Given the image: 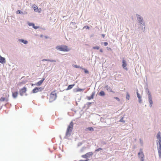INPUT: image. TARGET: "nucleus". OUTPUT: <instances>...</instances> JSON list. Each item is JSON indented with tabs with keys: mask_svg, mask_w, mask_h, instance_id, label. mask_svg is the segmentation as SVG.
<instances>
[{
	"mask_svg": "<svg viewBox=\"0 0 161 161\" xmlns=\"http://www.w3.org/2000/svg\"><path fill=\"white\" fill-rule=\"evenodd\" d=\"M161 132L159 131L157 135V138L158 140V146L157 149L158 152V155L160 158H161Z\"/></svg>",
	"mask_w": 161,
	"mask_h": 161,
	"instance_id": "obj_1",
	"label": "nucleus"
},
{
	"mask_svg": "<svg viewBox=\"0 0 161 161\" xmlns=\"http://www.w3.org/2000/svg\"><path fill=\"white\" fill-rule=\"evenodd\" d=\"M74 126V123L71 122L68 125L66 131V135L69 136L70 135L72 130Z\"/></svg>",
	"mask_w": 161,
	"mask_h": 161,
	"instance_id": "obj_2",
	"label": "nucleus"
},
{
	"mask_svg": "<svg viewBox=\"0 0 161 161\" xmlns=\"http://www.w3.org/2000/svg\"><path fill=\"white\" fill-rule=\"evenodd\" d=\"M56 49L58 50L64 51L68 52L69 50V49L68 48V47L66 46H58L56 47Z\"/></svg>",
	"mask_w": 161,
	"mask_h": 161,
	"instance_id": "obj_3",
	"label": "nucleus"
},
{
	"mask_svg": "<svg viewBox=\"0 0 161 161\" xmlns=\"http://www.w3.org/2000/svg\"><path fill=\"white\" fill-rule=\"evenodd\" d=\"M57 97L56 91L54 90L51 92L50 94L49 98V101L50 102H52L55 100Z\"/></svg>",
	"mask_w": 161,
	"mask_h": 161,
	"instance_id": "obj_4",
	"label": "nucleus"
},
{
	"mask_svg": "<svg viewBox=\"0 0 161 161\" xmlns=\"http://www.w3.org/2000/svg\"><path fill=\"white\" fill-rule=\"evenodd\" d=\"M43 88L42 87H35L32 91V92L33 93H37L39 92H41Z\"/></svg>",
	"mask_w": 161,
	"mask_h": 161,
	"instance_id": "obj_5",
	"label": "nucleus"
},
{
	"mask_svg": "<svg viewBox=\"0 0 161 161\" xmlns=\"http://www.w3.org/2000/svg\"><path fill=\"white\" fill-rule=\"evenodd\" d=\"M27 91V88L26 87L24 86L19 91L20 95L21 96H23L24 93H26Z\"/></svg>",
	"mask_w": 161,
	"mask_h": 161,
	"instance_id": "obj_6",
	"label": "nucleus"
},
{
	"mask_svg": "<svg viewBox=\"0 0 161 161\" xmlns=\"http://www.w3.org/2000/svg\"><path fill=\"white\" fill-rule=\"evenodd\" d=\"M138 155L139 157H141V161H144V155L143 152L142 151L138 153Z\"/></svg>",
	"mask_w": 161,
	"mask_h": 161,
	"instance_id": "obj_7",
	"label": "nucleus"
},
{
	"mask_svg": "<svg viewBox=\"0 0 161 161\" xmlns=\"http://www.w3.org/2000/svg\"><path fill=\"white\" fill-rule=\"evenodd\" d=\"M9 96V95L8 94L7 97H1L0 98V101L1 102H4V101H8V97Z\"/></svg>",
	"mask_w": 161,
	"mask_h": 161,
	"instance_id": "obj_8",
	"label": "nucleus"
},
{
	"mask_svg": "<svg viewBox=\"0 0 161 161\" xmlns=\"http://www.w3.org/2000/svg\"><path fill=\"white\" fill-rule=\"evenodd\" d=\"M33 7L34 9V11H35L36 12H40L41 11V8L38 9L37 7V6H36V5H33Z\"/></svg>",
	"mask_w": 161,
	"mask_h": 161,
	"instance_id": "obj_9",
	"label": "nucleus"
},
{
	"mask_svg": "<svg viewBox=\"0 0 161 161\" xmlns=\"http://www.w3.org/2000/svg\"><path fill=\"white\" fill-rule=\"evenodd\" d=\"M127 66V64L126 63V61L124 60H123L122 61V66L123 67V68L125 69L126 70H127V69L126 67V66Z\"/></svg>",
	"mask_w": 161,
	"mask_h": 161,
	"instance_id": "obj_10",
	"label": "nucleus"
},
{
	"mask_svg": "<svg viewBox=\"0 0 161 161\" xmlns=\"http://www.w3.org/2000/svg\"><path fill=\"white\" fill-rule=\"evenodd\" d=\"M45 79L43 78L42 80H40L36 84V86H40L42 83L44 81V80Z\"/></svg>",
	"mask_w": 161,
	"mask_h": 161,
	"instance_id": "obj_11",
	"label": "nucleus"
},
{
	"mask_svg": "<svg viewBox=\"0 0 161 161\" xmlns=\"http://www.w3.org/2000/svg\"><path fill=\"white\" fill-rule=\"evenodd\" d=\"M5 62V59L4 58L2 57L0 55V63L2 64L4 63Z\"/></svg>",
	"mask_w": 161,
	"mask_h": 161,
	"instance_id": "obj_12",
	"label": "nucleus"
},
{
	"mask_svg": "<svg viewBox=\"0 0 161 161\" xmlns=\"http://www.w3.org/2000/svg\"><path fill=\"white\" fill-rule=\"evenodd\" d=\"M28 25L30 26H33V28L36 29L39 28V27H38V26H35L34 24L33 23L29 22L28 23Z\"/></svg>",
	"mask_w": 161,
	"mask_h": 161,
	"instance_id": "obj_13",
	"label": "nucleus"
},
{
	"mask_svg": "<svg viewBox=\"0 0 161 161\" xmlns=\"http://www.w3.org/2000/svg\"><path fill=\"white\" fill-rule=\"evenodd\" d=\"M12 97L14 98H16L18 95V92H12Z\"/></svg>",
	"mask_w": 161,
	"mask_h": 161,
	"instance_id": "obj_14",
	"label": "nucleus"
},
{
	"mask_svg": "<svg viewBox=\"0 0 161 161\" xmlns=\"http://www.w3.org/2000/svg\"><path fill=\"white\" fill-rule=\"evenodd\" d=\"M149 101L150 104V107H151L152 106L153 101L151 96H149Z\"/></svg>",
	"mask_w": 161,
	"mask_h": 161,
	"instance_id": "obj_15",
	"label": "nucleus"
},
{
	"mask_svg": "<svg viewBox=\"0 0 161 161\" xmlns=\"http://www.w3.org/2000/svg\"><path fill=\"white\" fill-rule=\"evenodd\" d=\"M75 85V84H73V85H69L67 88L66 89V90H70L71 89H72L73 87Z\"/></svg>",
	"mask_w": 161,
	"mask_h": 161,
	"instance_id": "obj_16",
	"label": "nucleus"
},
{
	"mask_svg": "<svg viewBox=\"0 0 161 161\" xmlns=\"http://www.w3.org/2000/svg\"><path fill=\"white\" fill-rule=\"evenodd\" d=\"M86 130H88L91 131H94V130L92 127H89L86 129Z\"/></svg>",
	"mask_w": 161,
	"mask_h": 161,
	"instance_id": "obj_17",
	"label": "nucleus"
},
{
	"mask_svg": "<svg viewBox=\"0 0 161 161\" xmlns=\"http://www.w3.org/2000/svg\"><path fill=\"white\" fill-rule=\"evenodd\" d=\"M105 87L106 88L107 90H108L110 92H114L112 91V89L110 87H108V85L106 86Z\"/></svg>",
	"mask_w": 161,
	"mask_h": 161,
	"instance_id": "obj_18",
	"label": "nucleus"
},
{
	"mask_svg": "<svg viewBox=\"0 0 161 161\" xmlns=\"http://www.w3.org/2000/svg\"><path fill=\"white\" fill-rule=\"evenodd\" d=\"M86 154L88 158L89 157L91 156H92L93 155V153L92 152H89V153H87Z\"/></svg>",
	"mask_w": 161,
	"mask_h": 161,
	"instance_id": "obj_19",
	"label": "nucleus"
},
{
	"mask_svg": "<svg viewBox=\"0 0 161 161\" xmlns=\"http://www.w3.org/2000/svg\"><path fill=\"white\" fill-rule=\"evenodd\" d=\"M43 61H50L52 62H55L56 61L55 60H49L48 59H43L42 60Z\"/></svg>",
	"mask_w": 161,
	"mask_h": 161,
	"instance_id": "obj_20",
	"label": "nucleus"
},
{
	"mask_svg": "<svg viewBox=\"0 0 161 161\" xmlns=\"http://www.w3.org/2000/svg\"><path fill=\"white\" fill-rule=\"evenodd\" d=\"M20 41L23 43L25 44H27L28 43V42L26 40H25L23 39H21L20 40Z\"/></svg>",
	"mask_w": 161,
	"mask_h": 161,
	"instance_id": "obj_21",
	"label": "nucleus"
},
{
	"mask_svg": "<svg viewBox=\"0 0 161 161\" xmlns=\"http://www.w3.org/2000/svg\"><path fill=\"white\" fill-rule=\"evenodd\" d=\"M105 95V92L103 91H101L99 93V95L101 96H104Z\"/></svg>",
	"mask_w": 161,
	"mask_h": 161,
	"instance_id": "obj_22",
	"label": "nucleus"
},
{
	"mask_svg": "<svg viewBox=\"0 0 161 161\" xmlns=\"http://www.w3.org/2000/svg\"><path fill=\"white\" fill-rule=\"evenodd\" d=\"M137 19L138 21H139L140 22V23L141 24H142V18L141 17H138L137 18Z\"/></svg>",
	"mask_w": 161,
	"mask_h": 161,
	"instance_id": "obj_23",
	"label": "nucleus"
},
{
	"mask_svg": "<svg viewBox=\"0 0 161 161\" xmlns=\"http://www.w3.org/2000/svg\"><path fill=\"white\" fill-rule=\"evenodd\" d=\"M83 90V89H80V88H77V89H76V92H78L82 91Z\"/></svg>",
	"mask_w": 161,
	"mask_h": 161,
	"instance_id": "obj_24",
	"label": "nucleus"
},
{
	"mask_svg": "<svg viewBox=\"0 0 161 161\" xmlns=\"http://www.w3.org/2000/svg\"><path fill=\"white\" fill-rule=\"evenodd\" d=\"M130 95L128 93H127L126 96V99L129 100L130 99Z\"/></svg>",
	"mask_w": 161,
	"mask_h": 161,
	"instance_id": "obj_25",
	"label": "nucleus"
},
{
	"mask_svg": "<svg viewBox=\"0 0 161 161\" xmlns=\"http://www.w3.org/2000/svg\"><path fill=\"white\" fill-rule=\"evenodd\" d=\"M93 48L94 49L98 50L99 49V47L98 46H95L93 47Z\"/></svg>",
	"mask_w": 161,
	"mask_h": 161,
	"instance_id": "obj_26",
	"label": "nucleus"
},
{
	"mask_svg": "<svg viewBox=\"0 0 161 161\" xmlns=\"http://www.w3.org/2000/svg\"><path fill=\"white\" fill-rule=\"evenodd\" d=\"M137 97L139 99H140L141 98V96H140V94L138 93V92L137 93Z\"/></svg>",
	"mask_w": 161,
	"mask_h": 161,
	"instance_id": "obj_27",
	"label": "nucleus"
},
{
	"mask_svg": "<svg viewBox=\"0 0 161 161\" xmlns=\"http://www.w3.org/2000/svg\"><path fill=\"white\" fill-rule=\"evenodd\" d=\"M16 13L17 14H20L21 13H22L23 12L20 10H18L16 11Z\"/></svg>",
	"mask_w": 161,
	"mask_h": 161,
	"instance_id": "obj_28",
	"label": "nucleus"
},
{
	"mask_svg": "<svg viewBox=\"0 0 161 161\" xmlns=\"http://www.w3.org/2000/svg\"><path fill=\"white\" fill-rule=\"evenodd\" d=\"M119 121L121 122H122L124 123L125 122V121L123 120V118H122L121 119L119 120Z\"/></svg>",
	"mask_w": 161,
	"mask_h": 161,
	"instance_id": "obj_29",
	"label": "nucleus"
},
{
	"mask_svg": "<svg viewBox=\"0 0 161 161\" xmlns=\"http://www.w3.org/2000/svg\"><path fill=\"white\" fill-rule=\"evenodd\" d=\"M82 157L83 158H87V157L86 155V154L85 155H83L82 156Z\"/></svg>",
	"mask_w": 161,
	"mask_h": 161,
	"instance_id": "obj_30",
	"label": "nucleus"
},
{
	"mask_svg": "<svg viewBox=\"0 0 161 161\" xmlns=\"http://www.w3.org/2000/svg\"><path fill=\"white\" fill-rule=\"evenodd\" d=\"M86 28V29H88L89 28V27L88 26H85L83 28Z\"/></svg>",
	"mask_w": 161,
	"mask_h": 161,
	"instance_id": "obj_31",
	"label": "nucleus"
},
{
	"mask_svg": "<svg viewBox=\"0 0 161 161\" xmlns=\"http://www.w3.org/2000/svg\"><path fill=\"white\" fill-rule=\"evenodd\" d=\"M114 98L116 99L117 100H118V101H120L119 99L117 97H114Z\"/></svg>",
	"mask_w": 161,
	"mask_h": 161,
	"instance_id": "obj_32",
	"label": "nucleus"
},
{
	"mask_svg": "<svg viewBox=\"0 0 161 161\" xmlns=\"http://www.w3.org/2000/svg\"><path fill=\"white\" fill-rule=\"evenodd\" d=\"M108 45V42H104V46H107Z\"/></svg>",
	"mask_w": 161,
	"mask_h": 161,
	"instance_id": "obj_33",
	"label": "nucleus"
},
{
	"mask_svg": "<svg viewBox=\"0 0 161 161\" xmlns=\"http://www.w3.org/2000/svg\"><path fill=\"white\" fill-rule=\"evenodd\" d=\"M102 150V148H99L98 149H97L96 150V151H99L100 150Z\"/></svg>",
	"mask_w": 161,
	"mask_h": 161,
	"instance_id": "obj_34",
	"label": "nucleus"
},
{
	"mask_svg": "<svg viewBox=\"0 0 161 161\" xmlns=\"http://www.w3.org/2000/svg\"><path fill=\"white\" fill-rule=\"evenodd\" d=\"M74 67L76 68H79V67L77 66V65H74Z\"/></svg>",
	"mask_w": 161,
	"mask_h": 161,
	"instance_id": "obj_35",
	"label": "nucleus"
},
{
	"mask_svg": "<svg viewBox=\"0 0 161 161\" xmlns=\"http://www.w3.org/2000/svg\"><path fill=\"white\" fill-rule=\"evenodd\" d=\"M85 72L86 73H88V71L87 70H85Z\"/></svg>",
	"mask_w": 161,
	"mask_h": 161,
	"instance_id": "obj_36",
	"label": "nucleus"
},
{
	"mask_svg": "<svg viewBox=\"0 0 161 161\" xmlns=\"http://www.w3.org/2000/svg\"><path fill=\"white\" fill-rule=\"evenodd\" d=\"M100 51L101 53H103V50L102 49H100Z\"/></svg>",
	"mask_w": 161,
	"mask_h": 161,
	"instance_id": "obj_37",
	"label": "nucleus"
},
{
	"mask_svg": "<svg viewBox=\"0 0 161 161\" xmlns=\"http://www.w3.org/2000/svg\"><path fill=\"white\" fill-rule=\"evenodd\" d=\"M141 101H142V100L141 99V98L140 99H139V103H141Z\"/></svg>",
	"mask_w": 161,
	"mask_h": 161,
	"instance_id": "obj_38",
	"label": "nucleus"
},
{
	"mask_svg": "<svg viewBox=\"0 0 161 161\" xmlns=\"http://www.w3.org/2000/svg\"><path fill=\"white\" fill-rule=\"evenodd\" d=\"M102 36L103 38H104V37H105V35L104 34H103L102 35Z\"/></svg>",
	"mask_w": 161,
	"mask_h": 161,
	"instance_id": "obj_39",
	"label": "nucleus"
},
{
	"mask_svg": "<svg viewBox=\"0 0 161 161\" xmlns=\"http://www.w3.org/2000/svg\"><path fill=\"white\" fill-rule=\"evenodd\" d=\"M88 161L87 159L85 160H79V161Z\"/></svg>",
	"mask_w": 161,
	"mask_h": 161,
	"instance_id": "obj_40",
	"label": "nucleus"
},
{
	"mask_svg": "<svg viewBox=\"0 0 161 161\" xmlns=\"http://www.w3.org/2000/svg\"><path fill=\"white\" fill-rule=\"evenodd\" d=\"M45 38H47L48 37L47 36H45Z\"/></svg>",
	"mask_w": 161,
	"mask_h": 161,
	"instance_id": "obj_41",
	"label": "nucleus"
}]
</instances>
